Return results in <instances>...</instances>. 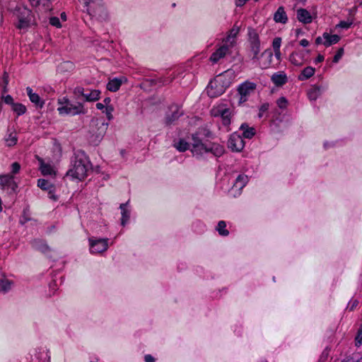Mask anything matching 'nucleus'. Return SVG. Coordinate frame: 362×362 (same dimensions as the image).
<instances>
[{
  "label": "nucleus",
  "mask_w": 362,
  "mask_h": 362,
  "mask_svg": "<svg viewBox=\"0 0 362 362\" xmlns=\"http://www.w3.org/2000/svg\"><path fill=\"white\" fill-rule=\"evenodd\" d=\"M92 164L86 153L81 150L76 151L71 159L70 169L66 175L72 180H83L87 176L88 171L91 169Z\"/></svg>",
  "instance_id": "f257e3e1"
},
{
  "label": "nucleus",
  "mask_w": 362,
  "mask_h": 362,
  "mask_svg": "<svg viewBox=\"0 0 362 362\" xmlns=\"http://www.w3.org/2000/svg\"><path fill=\"white\" fill-rule=\"evenodd\" d=\"M57 112L61 116H76L86 115L88 109L81 102L74 103L64 96L57 100Z\"/></svg>",
  "instance_id": "f03ea898"
},
{
  "label": "nucleus",
  "mask_w": 362,
  "mask_h": 362,
  "mask_svg": "<svg viewBox=\"0 0 362 362\" xmlns=\"http://www.w3.org/2000/svg\"><path fill=\"white\" fill-rule=\"evenodd\" d=\"M191 152L193 156L197 158H201L206 153H211L216 157L221 156L224 152V146L217 143H202L201 144H194L191 148Z\"/></svg>",
  "instance_id": "7ed1b4c3"
},
{
  "label": "nucleus",
  "mask_w": 362,
  "mask_h": 362,
  "mask_svg": "<svg viewBox=\"0 0 362 362\" xmlns=\"http://www.w3.org/2000/svg\"><path fill=\"white\" fill-rule=\"evenodd\" d=\"M84 5L88 13L100 20L107 18V11L103 0H79Z\"/></svg>",
  "instance_id": "20e7f679"
},
{
  "label": "nucleus",
  "mask_w": 362,
  "mask_h": 362,
  "mask_svg": "<svg viewBox=\"0 0 362 362\" xmlns=\"http://www.w3.org/2000/svg\"><path fill=\"white\" fill-rule=\"evenodd\" d=\"M13 14L18 20L16 25L18 29H24L30 26L33 16L29 8L23 5H18L13 11Z\"/></svg>",
  "instance_id": "39448f33"
},
{
  "label": "nucleus",
  "mask_w": 362,
  "mask_h": 362,
  "mask_svg": "<svg viewBox=\"0 0 362 362\" xmlns=\"http://www.w3.org/2000/svg\"><path fill=\"white\" fill-rule=\"evenodd\" d=\"M257 87V84L250 81H245L240 83L238 87V93L239 95V105H242L248 100L249 97L252 94Z\"/></svg>",
  "instance_id": "423d86ee"
},
{
  "label": "nucleus",
  "mask_w": 362,
  "mask_h": 362,
  "mask_svg": "<svg viewBox=\"0 0 362 362\" xmlns=\"http://www.w3.org/2000/svg\"><path fill=\"white\" fill-rule=\"evenodd\" d=\"M211 115L215 117H220L222 124L226 128L228 132L230 131L229 126L231 124L232 118V111L230 108L226 107L223 105L218 106L211 110Z\"/></svg>",
  "instance_id": "0eeeda50"
},
{
  "label": "nucleus",
  "mask_w": 362,
  "mask_h": 362,
  "mask_svg": "<svg viewBox=\"0 0 362 362\" xmlns=\"http://www.w3.org/2000/svg\"><path fill=\"white\" fill-rule=\"evenodd\" d=\"M223 83L221 76L211 81L206 88L208 95L211 98H216L223 94L226 89Z\"/></svg>",
  "instance_id": "6e6552de"
},
{
  "label": "nucleus",
  "mask_w": 362,
  "mask_h": 362,
  "mask_svg": "<svg viewBox=\"0 0 362 362\" xmlns=\"http://www.w3.org/2000/svg\"><path fill=\"white\" fill-rule=\"evenodd\" d=\"M0 187L3 189H6L10 194L16 193L18 184L14 180V177L11 174L0 175Z\"/></svg>",
  "instance_id": "1a4fd4ad"
},
{
  "label": "nucleus",
  "mask_w": 362,
  "mask_h": 362,
  "mask_svg": "<svg viewBox=\"0 0 362 362\" xmlns=\"http://www.w3.org/2000/svg\"><path fill=\"white\" fill-rule=\"evenodd\" d=\"M245 147V141L243 137L237 134H232L228 141V148L233 152H240Z\"/></svg>",
  "instance_id": "9d476101"
},
{
  "label": "nucleus",
  "mask_w": 362,
  "mask_h": 362,
  "mask_svg": "<svg viewBox=\"0 0 362 362\" xmlns=\"http://www.w3.org/2000/svg\"><path fill=\"white\" fill-rule=\"evenodd\" d=\"M107 242V238H99L97 240L89 238L90 253H101L106 251L108 247Z\"/></svg>",
  "instance_id": "9b49d317"
},
{
  "label": "nucleus",
  "mask_w": 362,
  "mask_h": 362,
  "mask_svg": "<svg viewBox=\"0 0 362 362\" xmlns=\"http://www.w3.org/2000/svg\"><path fill=\"white\" fill-rule=\"evenodd\" d=\"M169 110L170 113H168L165 117V122L167 124H171L184 114L181 107L177 104L171 105Z\"/></svg>",
  "instance_id": "f8f14e48"
},
{
  "label": "nucleus",
  "mask_w": 362,
  "mask_h": 362,
  "mask_svg": "<svg viewBox=\"0 0 362 362\" xmlns=\"http://www.w3.org/2000/svg\"><path fill=\"white\" fill-rule=\"evenodd\" d=\"M229 52V45L224 44L220 46L210 56L209 60L212 64L218 63L221 59L224 58Z\"/></svg>",
  "instance_id": "ddd939ff"
},
{
  "label": "nucleus",
  "mask_w": 362,
  "mask_h": 362,
  "mask_svg": "<svg viewBox=\"0 0 362 362\" xmlns=\"http://www.w3.org/2000/svg\"><path fill=\"white\" fill-rule=\"evenodd\" d=\"M248 43L250 47H260V39L257 30L249 27L247 28Z\"/></svg>",
  "instance_id": "4468645a"
},
{
  "label": "nucleus",
  "mask_w": 362,
  "mask_h": 362,
  "mask_svg": "<svg viewBox=\"0 0 362 362\" xmlns=\"http://www.w3.org/2000/svg\"><path fill=\"white\" fill-rule=\"evenodd\" d=\"M296 17L299 22L303 24L310 23L313 21V18L310 12L305 8H298L296 11Z\"/></svg>",
  "instance_id": "2eb2a0df"
},
{
  "label": "nucleus",
  "mask_w": 362,
  "mask_h": 362,
  "mask_svg": "<svg viewBox=\"0 0 362 362\" xmlns=\"http://www.w3.org/2000/svg\"><path fill=\"white\" fill-rule=\"evenodd\" d=\"M26 93L30 102L35 104L36 107L42 108L44 106L45 101L40 98L37 93H34L30 87L26 88Z\"/></svg>",
  "instance_id": "dca6fc26"
},
{
  "label": "nucleus",
  "mask_w": 362,
  "mask_h": 362,
  "mask_svg": "<svg viewBox=\"0 0 362 362\" xmlns=\"http://www.w3.org/2000/svg\"><path fill=\"white\" fill-rule=\"evenodd\" d=\"M271 81L276 86H282L288 81V77L284 71H279L272 76Z\"/></svg>",
  "instance_id": "f3484780"
},
{
  "label": "nucleus",
  "mask_w": 362,
  "mask_h": 362,
  "mask_svg": "<svg viewBox=\"0 0 362 362\" xmlns=\"http://www.w3.org/2000/svg\"><path fill=\"white\" fill-rule=\"evenodd\" d=\"M274 21L277 23L286 24L288 22V16L284 6H279L274 13Z\"/></svg>",
  "instance_id": "a211bd4d"
},
{
  "label": "nucleus",
  "mask_w": 362,
  "mask_h": 362,
  "mask_svg": "<svg viewBox=\"0 0 362 362\" xmlns=\"http://www.w3.org/2000/svg\"><path fill=\"white\" fill-rule=\"evenodd\" d=\"M288 60L294 66H300L305 63V57L302 52H293L290 54Z\"/></svg>",
  "instance_id": "6ab92c4d"
},
{
  "label": "nucleus",
  "mask_w": 362,
  "mask_h": 362,
  "mask_svg": "<svg viewBox=\"0 0 362 362\" xmlns=\"http://www.w3.org/2000/svg\"><path fill=\"white\" fill-rule=\"evenodd\" d=\"M322 37L324 39L323 45L327 47L337 44L340 40V37L338 35H330L328 33H324Z\"/></svg>",
  "instance_id": "aec40b11"
},
{
  "label": "nucleus",
  "mask_w": 362,
  "mask_h": 362,
  "mask_svg": "<svg viewBox=\"0 0 362 362\" xmlns=\"http://www.w3.org/2000/svg\"><path fill=\"white\" fill-rule=\"evenodd\" d=\"M86 95H84V100L86 102H94L97 101L100 98V90L98 89L94 90H86Z\"/></svg>",
  "instance_id": "412c9836"
},
{
  "label": "nucleus",
  "mask_w": 362,
  "mask_h": 362,
  "mask_svg": "<svg viewBox=\"0 0 362 362\" xmlns=\"http://www.w3.org/2000/svg\"><path fill=\"white\" fill-rule=\"evenodd\" d=\"M31 245L34 249L39 250L42 253H47L50 251V247L44 240L36 239L32 241Z\"/></svg>",
  "instance_id": "4be33fe9"
},
{
  "label": "nucleus",
  "mask_w": 362,
  "mask_h": 362,
  "mask_svg": "<svg viewBox=\"0 0 362 362\" xmlns=\"http://www.w3.org/2000/svg\"><path fill=\"white\" fill-rule=\"evenodd\" d=\"M315 73V69L313 66H306L304 68L300 74L298 76L299 81H305L312 77Z\"/></svg>",
  "instance_id": "5701e85b"
},
{
  "label": "nucleus",
  "mask_w": 362,
  "mask_h": 362,
  "mask_svg": "<svg viewBox=\"0 0 362 362\" xmlns=\"http://www.w3.org/2000/svg\"><path fill=\"white\" fill-rule=\"evenodd\" d=\"M122 78H114L107 83V89L111 92L117 91L122 84Z\"/></svg>",
  "instance_id": "b1692460"
},
{
  "label": "nucleus",
  "mask_w": 362,
  "mask_h": 362,
  "mask_svg": "<svg viewBox=\"0 0 362 362\" xmlns=\"http://www.w3.org/2000/svg\"><path fill=\"white\" fill-rule=\"evenodd\" d=\"M240 129L243 131V136L245 139H252L256 133L255 129L249 127L246 123L242 124Z\"/></svg>",
  "instance_id": "393cba45"
},
{
  "label": "nucleus",
  "mask_w": 362,
  "mask_h": 362,
  "mask_svg": "<svg viewBox=\"0 0 362 362\" xmlns=\"http://www.w3.org/2000/svg\"><path fill=\"white\" fill-rule=\"evenodd\" d=\"M129 204V201L126 203L121 204L119 206V209H121L122 218H121V224L124 226L128 222L130 218V211L127 210V206Z\"/></svg>",
  "instance_id": "a878e982"
},
{
  "label": "nucleus",
  "mask_w": 362,
  "mask_h": 362,
  "mask_svg": "<svg viewBox=\"0 0 362 362\" xmlns=\"http://www.w3.org/2000/svg\"><path fill=\"white\" fill-rule=\"evenodd\" d=\"M13 282L4 276L0 277V293H6L11 289Z\"/></svg>",
  "instance_id": "bb28decb"
},
{
  "label": "nucleus",
  "mask_w": 362,
  "mask_h": 362,
  "mask_svg": "<svg viewBox=\"0 0 362 362\" xmlns=\"http://www.w3.org/2000/svg\"><path fill=\"white\" fill-rule=\"evenodd\" d=\"M37 187L41 189L47 191L48 194H51L53 191L54 185L45 179H39L37 180Z\"/></svg>",
  "instance_id": "cd10ccee"
},
{
  "label": "nucleus",
  "mask_w": 362,
  "mask_h": 362,
  "mask_svg": "<svg viewBox=\"0 0 362 362\" xmlns=\"http://www.w3.org/2000/svg\"><path fill=\"white\" fill-rule=\"evenodd\" d=\"M248 177L245 175H239L233 184V187L242 189L247 183Z\"/></svg>",
  "instance_id": "c85d7f7f"
},
{
  "label": "nucleus",
  "mask_w": 362,
  "mask_h": 362,
  "mask_svg": "<svg viewBox=\"0 0 362 362\" xmlns=\"http://www.w3.org/2000/svg\"><path fill=\"white\" fill-rule=\"evenodd\" d=\"M11 108L13 112L17 115V117L24 115L27 111L26 107L23 104L20 103H16L15 104L13 105Z\"/></svg>",
  "instance_id": "c756f323"
},
{
  "label": "nucleus",
  "mask_w": 362,
  "mask_h": 362,
  "mask_svg": "<svg viewBox=\"0 0 362 362\" xmlns=\"http://www.w3.org/2000/svg\"><path fill=\"white\" fill-rule=\"evenodd\" d=\"M323 88L321 86H314L308 92V98L311 100H315L322 93Z\"/></svg>",
  "instance_id": "7c9ffc66"
},
{
  "label": "nucleus",
  "mask_w": 362,
  "mask_h": 362,
  "mask_svg": "<svg viewBox=\"0 0 362 362\" xmlns=\"http://www.w3.org/2000/svg\"><path fill=\"white\" fill-rule=\"evenodd\" d=\"M74 69V64L69 61L63 62L58 66V70L60 72H69Z\"/></svg>",
  "instance_id": "2f4dec72"
},
{
  "label": "nucleus",
  "mask_w": 362,
  "mask_h": 362,
  "mask_svg": "<svg viewBox=\"0 0 362 362\" xmlns=\"http://www.w3.org/2000/svg\"><path fill=\"white\" fill-rule=\"evenodd\" d=\"M174 146L180 152H185L189 149V144L184 139H180L178 141L175 142Z\"/></svg>",
  "instance_id": "473e14b6"
},
{
  "label": "nucleus",
  "mask_w": 362,
  "mask_h": 362,
  "mask_svg": "<svg viewBox=\"0 0 362 362\" xmlns=\"http://www.w3.org/2000/svg\"><path fill=\"white\" fill-rule=\"evenodd\" d=\"M4 140L6 146L11 147L17 144L18 137L16 133L11 132L5 136Z\"/></svg>",
  "instance_id": "72a5a7b5"
},
{
  "label": "nucleus",
  "mask_w": 362,
  "mask_h": 362,
  "mask_svg": "<svg viewBox=\"0 0 362 362\" xmlns=\"http://www.w3.org/2000/svg\"><path fill=\"white\" fill-rule=\"evenodd\" d=\"M40 171L43 175H51L54 173V170L51 165L45 163L42 160H40Z\"/></svg>",
  "instance_id": "f704fd0d"
},
{
  "label": "nucleus",
  "mask_w": 362,
  "mask_h": 362,
  "mask_svg": "<svg viewBox=\"0 0 362 362\" xmlns=\"http://www.w3.org/2000/svg\"><path fill=\"white\" fill-rule=\"evenodd\" d=\"M32 6L37 7V6H43V7H49L52 1L54 0H28Z\"/></svg>",
  "instance_id": "c9c22d12"
},
{
  "label": "nucleus",
  "mask_w": 362,
  "mask_h": 362,
  "mask_svg": "<svg viewBox=\"0 0 362 362\" xmlns=\"http://www.w3.org/2000/svg\"><path fill=\"white\" fill-rule=\"evenodd\" d=\"M216 230L221 236H227L229 234L228 230L226 229V223L224 221H218Z\"/></svg>",
  "instance_id": "e433bc0d"
},
{
  "label": "nucleus",
  "mask_w": 362,
  "mask_h": 362,
  "mask_svg": "<svg viewBox=\"0 0 362 362\" xmlns=\"http://www.w3.org/2000/svg\"><path fill=\"white\" fill-rule=\"evenodd\" d=\"M362 356L359 353L353 354L351 356H347L341 362H361Z\"/></svg>",
  "instance_id": "4c0bfd02"
},
{
  "label": "nucleus",
  "mask_w": 362,
  "mask_h": 362,
  "mask_svg": "<svg viewBox=\"0 0 362 362\" xmlns=\"http://www.w3.org/2000/svg\"><path fill=\"white\" fill-rule=\"evenodd\" d=\"M250 57L252 61H258L259 59L260 47H250Z\"/></svg>",
  "instance_id": "58836bf2"
},
{
  "label": "nucleus",
  "mask_w": 362,
  "mask_h": 362,
  "mask_svg": "<svg viewBox=\"0 0 362 362\" xmlns=\"http://www.w3.org/2000/svg\"><path fill=\"white\" fill-rule=\"evenodd\" d=\"M239 28L236 26H233L232 29L230 30L229 34L226 37L225 41L228 42L230 38H235L239 33Z\"/></svg>",
  "instance_id": "ea45409f"
},
{
  "label": "nucleus",
  "mask_w": 362,
  "mask_h": 362,
  "mask_svg": "<svg viewBox=\"0 0 362 362\" xmlns=\"http://www.w3.org/2000/svg\"><path fill=\"white\" fill-rule=\"evenodd\" d=\"M264 55H267L268 59H269V62L267 63V64H264L262 66V69H266L267 68L269 64H270V62L272 61V59L273 57V53L272 52V51L270 49H266L264 52L262 53L261 56H264Z\"/></svg>",
  "instance_id": "a19ab883"
},
{
  "label": "nucleus",
  "mask_w": 362,
  "mask_h": 362,
  "mask_svg": "<svg viewBox=\"0 0 362 362\" xmlns=\"http://www.w3.org/2000/svg\"><path fill=\"white\" fill-rule=\"evenodd\" d=\"M355 345L359 347L362 345V325L358 330L357 334L355 337Z\"/></svg>",
  "instance_id": "79ce46f5"
},
{
  "label": "nucleus",
  "mask_w": 362,
  "mask_h": 362,
  "mask_svg": "<svg viewBox=\"0 0 362 362\" xmlns=\"http://www.w3.org/2000/svg\"><path fill=\"white\" fill-rule=\"evenodd\" d=\"M200 133L196 132L192 134V146H194V144H201L203 143L202 139L199 136Z\"/></svg>",
  "instance_id": "37998d69"
},
{
  "label": "nucleus",
  "mask_w": 362,
  "mask_h": 362,
  "mask_svg": "<svg viewBox=\"0 0 362 362\" xmlns=\"http://www.w3.org/2000/svg\"><path fill=\"white\" fill-rule=\"evenodd\" d=\"M114 111V107L112 105H107V107H105L104 112L106 115V117L109 121L112 120L113 119L112 112Z\"/></svg>",
  "instance_id": "c03bdc74"
},
{
  "label": "nucleus",
  "mask_w": 362,
  "mask_h": 362,
  "mask_svg": "<svg viewBox=\"0 0 362 362\" xmlns=\"http://www.w3.org/2000/svg\"><path fill=\"white\" fill-rule=\"evenodd\" d=\"M269 105L266 103L262 104L259 108L258 117L262 118L264 116V114L267 112L269 110Z\"/></svg>",
  "instance_id": "a18cd8bd"
},
{
  "label": "nucleus",
  "mask_w": 362,
  "mask_h": 362,
  "mask_svg": "<svg viewBox=\"0 0 362 362\" xmlns=\"http://www.w3.org/2000/svg\"><path fill=\"white\" fill-rule=\"evenodd\" d=\"M344 48H343V47L339 48V49L337 50V53L335 54V55L334 56V57H333V60H332L333 63H335V64H336V63H338V62H339V60L341 59V58L342 57V56H343V54H344Z\"/></svg>",
  "instance_id": "49530a36"
},
{
  "label": "nucleus",
  "mask_w": 362,
  "mask_h": 362,
  "mask_svg": "<svg viewBox=\"0 0 362 362\" xmlns=\"http://www.w3.org/2000/svg\"><path fill=\"white\" fill-rule=\"evenodd\" d=\"M49 22L51 25L54 26L57 28H59L62 27L61 22L58 17H56V16L51 17L49 18Z\"/></svg>",
  "instance_id": "de8ad7c7"
},
{
  "label": "nucleus",
  "mask_w": 362,
  "mask_h": 362,
  "mask_svg": "<svg viewBox=\"0 0 362 362\" xmlns=\"http://www.w3.org/2000/svg\"><path fill=\"white\" fill-rule=\"evenodd\" d=\"M287 103L288 101L285 97H281L276 101L278 107L281 109H285L287 106Z\"/></svg>",
  "instance_id": "09e8293b"
},
{
  "label": "nucleus",
  "mask_w": 362,
  "mask_h": 362,
  "mask_svg": "<svg viewBox=\"0 0 362 362\" xmlns=\"http://www.w3.org/2000/svg\"><path fill=\"white\" fill-rule=\"evenodd\" d=\"M74 93L76 95H81L84 98V95H86V89L83 88L82 86H76L74 89Z\"/></svg>",
  "instance_id": "8fccbe9b"
},
{
  "label": "nucleus",
  "mask_w": 362,
  "mask_h": 362,
  "mask_svg": "<svg viewBox=\"0 0 362 362\" xmlns=\"http://www.w3.org/2000/svg\"><path fill=\"white\" fill-rule=\"evenodd\" d=\"M11 175H15L18 173L21 169V165L18 162H14L11 164Z\"/></svg>",
  "instance_id": "3c124183"
},
{
  "label": "nucleus",
  "mask_w": 362,
  "mask_h": 362,
  "mask_svg": "<svg viewBox=\"0 0 362 362\" xmlns=\"http://www.w3.org/2000/svg\"><path fill=\"white\" fill-rule=\"evenodd\" d=\"M281 45V37H275L273 40L272 47H273L274 50V49H280Z\"/></svg>",
  "instance_id": "603ef678"
},
{
  "label": "nucleus",
  "mask_w": 362,
  "mask_h": 362,
  "mask_svg": "<svg viewBox=\"0 0 362 362\" xmlns=\"http://www.w3.org/2000/svg\"><path fill=\"white\" fill-rule=\"evenodd\" d=\"M352 23V21H341L339 23L337 27L343 29H348L351 26Z\"/></svg>",
  "instance_id": "864d4df0"
},
{
  "label": "nucleus",
  "mask_w": 362,
  "mask_h": 362,
  "mask_svg": "<svg viewBox=\"0 0 362 362\" xmlns=\"http://www.w3.org/2000/svg\"><path fill=\"white\" fill-rule=\"evenodd\" d=\"M2 99L6 104L11 105V107L13 106V104L16 103L13 102V97L10 95H7L6 96L2 95Z\"/></svg>",
  "instance_id": "5fc2aeb1"
},
{
  "label": "nucleus",
  "mask_w": 362,
  "mask_h": 362,
  "mask_svg": "<svg viewBox=\"0 0 362 362\" xmlns=\"http://www.w3.org/2000/svg\"><path fill=\"white\" fill-rule=\"evenodd\" d=\"M358 305V300H351L347 305V309H349L350 311H352L354 310V308Z\"/></svg>",
  "instance_id": "6e6d98bb"
},
{
  "label": "nucleus",
  "mask_w": 362,
  "mask_h": 362,
  "mask_svg": "<svg viewBox=\"0 0 362 362\" xmlns=\"http://www.w3.org/2000/svg\"><path fill=\"white\" fill-rule=\"evenodd\" d=\"M329 352L327 350H324L320 357L319 362H325L328 357Z\"/></svg>",
  "instance_id": "4d7b16f0"
},
{
  "label": "nucleus",
  "mask_w": 362,
  "mask_h": 362,
  "mask_svg": "<svg viewBox=\"0 0 362 362\" xmlns=\"http://www.w3.org/2000/svg\"><path fill=\"white\" fill-rule=\"evenodd\" d=\"M203 134L206 138H212L213 137L212 132L210 130L206 129H204Z\"/></svg>",
  "instance_id": "13d9d810"
},
{
  "label": "nucleus",
  "mask_w": 362,
  "mask_h": 362,
  "mask_svg": "<svg viewBox=\"0 0 362 362\" xmlns=\"http://www.w3.org/2000/svg\"><path fill=\"white\" fill-rule=\"evenodd\" d=\"M145 362H155V358L150 354H147L144 357Z\"/></svg>",
  "instance_id": "bf43d9fd"
},
{
  "label": "nucleus",
  "mask_w": 362,
  "mask_h": 362,
  "mask_svg": "<svg viewBox=\"0 0 362 362\" xmlns=\"http://www.w3.org/2000/svg\"><path fill=\"white\" fill-rule=\"evenodd\" d=\"M324 56L322 55V54H318V56L316 57V59H315V64H318V63H320L322 62H323L324 60Z\"/></svg>",
  "instance_id": "052dcab7"
},
{
  "label": "nucleus",
  "mask_w": 362,
  "mask_h": 362,
  "mask_svg": "<svg viewBox=\"0 0 362 362\" xmlns=\"http://www.w3.org/2000/svg\"><path fill=\"white\" fill-rule=\"evenodd\" d=\"M274 56H275V57L276 58V59L278 61H280L281 60V55L280 49H274Z\"/></svg>",
  "instance_id": "680f3d73"
},
{
  "label": "nucleus",
  "mask_w": 362,
  "mask_h": 362,
  "mask_svg": "<svg viewBox=\"0 0 362 362\" xmlns=\"http://www.w3.org/2000/svg\"><path fill=\"white\" fill-rule=\"evenodd\" d=\"M248 0H235L237 6H243Z\"/></svg>",
  "instance_id": "e2e57ef3"
},
{
  "label": "nucleus",
  "mask_w": 362,
  "mask_h": 362,
  "mask_svg": "<svg viewBox=\"0 0 362 362\" xmlns=\"http://www.w3.org/2000/svg\"><path fill=\"white\" fill-rule=\"evenodd\" d=\"M300 45L302 46V47H308L309 45V42L308 40H307L306 39H302L300 41Z\"/></svg>",
  "instance_id": "0e129e2a"
},
{
  "label": "nucleus",
  "mask_w": 362,
  "mask_h": 362,
  "mask_svg": "<svg viewBox=\"0 0 362 362\" xmlns=\"http://www.w3.org/2000/svg\"><path fill=\"white\" fill-rule=\"evenodd\" d=\"M323 42H324V39L322 37V36H319L317 37L316 39H315V43L317 45H320V44H323Z\"/></svg>",
  "instance_id": "69168bd1"
},
{
  "label": "nucleus",
  "mask_w": 362,
  "mask_h": 362,
  "mask_svg": "<svg viewBox=\"0 0 362 362\" xmlns=\"http://www.w3.org/2000/svg\"><path fill=\"white\" fill-rule=\"evenodd\" d=\"M49 197L54 201L58 199V197L54 194V187L53 188L52 193L51 194H49Z\"/></svg>",
  "instance_id": "338daca9"
},
{
  "label": "nucleus",
  "mask_w": 362,
  "mask_h": 362,
  "mask_svg": "<svg viewBox=\"0 0 362 362\" xmlns=\"http://www.w3.org/2000/svg\"><path fill=\"white\" fill-rule=\"evenodd\" d=\"M96 108L98 110H103L104 108L105 109V106L104 104L101 103H98L96 104Z\"/></svg>",
  "instance_id": "774afa93"
}]
</instances>
